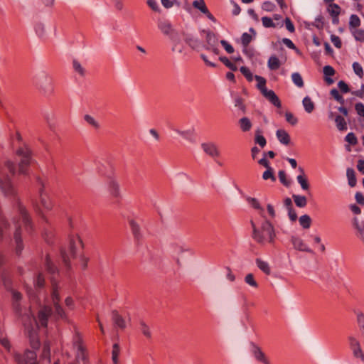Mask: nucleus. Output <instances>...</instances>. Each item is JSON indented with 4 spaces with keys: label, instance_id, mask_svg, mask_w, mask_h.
Wrapping results in <instances>:
<instances>
[{
    "label": "nucleus",
    "instance_id": "1",
    "mask_svg": "<svg viewBox=\"0 0 364 364\" xmlns=\"http://www.w3.org/2000/svg\"><path fill=\"white\" fill-rule=\"evenodd\" d=\"M52 314L53 309L51 306H43L39 309L37 318L30 314L23 316L22 323L24 326L25 334L28 338L31 348H40L41 342L38 334L39 325L41 327H47L48 318Z\"/></svg>",
    "mask_w": 364,
    "mask_h": 364
},
{
    "label": "nucleus",
    "instance_id": "2",
    "mask_svg": "<svg viewBox=\"0 0 364 364\" xmlns=\"http://www.w3.org/2000/svg\"><path fill=\"white\" fill-rule=\"evenodd\" d=\"M15 206L18 211V215L14 218L15 225L14 238L16 254L20 255L23 249L22 235H31L34 228L26 209L18 198L16 200Z\"/></svg>",
    "mask_w": 364,
    "mask_h": 364
},
{
    "label": "nucleus",
    "instance_id": "3",
    "mask_svg": "<svg viewBox=\"0 0 364 364\" xmlns=\"http://www.w3.org/2000/svg\"><path fill=\"white\" fill-rule=\"evenodd\" d=\"M45 267L47 272L50 276L51 289L50 295L51 299L54 305L55 312L58 318H63L65 313L59 302L60 297L59 294V286L58 283V278L59 277V270L58 267L53 262L50 255H47L45 261Z\"/></svg>",
    "mask_w": 364,
    "mask_h": 364
},
{
    "label": "nucleus",
    "instance_id": "4",
    "mask_svg": "<svg viewBox=\"0 0 364 364\" xmlns=\"http://www.w3.org/2000/svg\"><path fill=\"white\" fill-rule=\"evenodd\" d=\"M252 228V237L259 245H264L267 243L274 245L276 239L275 230L272 223L267 218L257 227L252 220L250 221Z\"/></svg>",
    "mask_w": 364,
    "mask_h": 364
},
{
    "label": "nucleus",
    "instance_id": "5",
    "mask_svg": "<svg viewBox=\"0 0 364 364\" xmlns=\"http://www.w3.org/2000/svg\"><path fill=\"white\" fill-rule=\"evenodd\" d=\"M16 173V165L7 161L4 164H0V190L7 197L16 199V191L11 181V176Z\"/></svg>",
    "mask_w": 364,
    "mask_h": 364
},
{
    "label": "nucleus",
    "instance_id": "6",
    "mask_svg": "<svg viewBox=\"0 0 364 364\" xmlns=\"http://www.w3.org/2000/svg\"><path fill=\"white\" fill-rule=\"evenodd\" d=\"M69 241L68 250L64 248L60 249V259L68 270L70 268L71 259L76 258L77 255L82 257V241L77 235H70Z\"/></svg>",
    "mask_w": 364,
    "mask_h": 364
},
{
    "label": "nucleus",
    "instance_id": "7",
    "mask_svg": "<svg viewBox=\"0 0 364 364\" xmlns=\"http://www.w3.org/2000/svg\"><path fill=\"white\" fill-rule=\"evenodd\" d=\"M16 154L19 160L18 168V173L27 175L32 159L30 149L26 145L23 144V146H19L16 149Z\"/></svg>",
    "mask_w": 364,
    "mask_h": 364
},
{
    "label": "nucleus",
    "instance_id": "8",
    "mask_svg": "<svg viewBox=\"0 0 364 364\" xmlns=\"http://www.w3.org/2000/svg\"><path fill=\"white\" fill-rule=\"evenodd\" d=\"M255 79L257 80V87L260 90L261 93L265 97L272 105L280 108L282 103L277 95L273 90H268L266 87V79L259 75H255Z\"/></svg>",
    "mask_w": 364,
    "mask_h": 364
},
{
    "label": "nucleus",
    "instance_id": "9",
    "mask_svg": "<svg viewBox=\"0 0 364 364\" xmlns=\"http://www.w3.org/2000/svg\"><path fill=\"white\" fill-rule=\"evenodd\" d=\"M36 87L45 96L49 97L54 92V86L52 78L48 75L43 73L36 78Z\"/></svg>",
    "mask_w": 364,
    "mask_h": 364
},
{
    "label": "nucleus",
    "instance_id": "10",
    "mask_svg": "<svg viewBox=\"0 0 364 364\" xmlns=\"http://www.w3.org/2000/svg\"><path fill=\"white\" fill-rule=\"evenodd\" d=\"M26 349L23 353L14 352L13 358L16 364H39L36 349Z\"/></svg>",
    "mask_w": 364,
    "mask_h": 364
},
{
    "label": "nucleus",
    "instance_id": "11",
    "mask_svg": "<svg viewBox=\"0 0 364 364\" xmlns=\"http://www.w3.org/2000/svg\"><path fill=\"white\" fill-rule=\"evenodd\" d=\"M33 282H34L35 289H36V291H38V294H31L29 293V296L31 300L36 301L37 302L41 300V299H40L41 291V290L44 289V288H45L46 280H45V277H44L43 274L42 272H39L38 274H37L34 278Z\"/></svg>",
    "mask_w": 364,
    "mask_h": 364
},
{
    "label": "nucleus",
    "instance_id": "12",
    "mask_svg": "<svg viewBox=\"0 0 364 364\" xmlns=\"http://www.w3.org/2000/svg\"><path fill=\"white\" fill-rule=\"evenodd\" d=\"M37 181L41 186V187L39 189L40 201L41 205L43 207L44 209L50 210L52 209L53 206V202L50 200V197L48 196V193L46 192L45 186L42 179L38 178Z\"/></svg>",
    "mask_w": 364,
    "mask_h": 364
},
{
    "label": "nucleus",
    "instance_id": "13",
    "mask_svg": "<svg viewBox=\"0 0 364 364\" xmlns=\"http://www.w3.org/2000/svg\"><path fill=\"white\" fill-rule=\"evenodd\" d=\"M349 348L351 350L353 356L355 358H360L364 362V353L361 348L359 341L353 336H349L348 338Z\"/></svg>",
    "mask_w": 364,
    "mask_h": 364
},
{
    "label": "nucleus",
    "instance_id": "14",
    "mask_svg": "<svg viewBox=\"0 0 364 364\" xmlns=\"http://www.w3.org/2000/svg\"><path fill=\"white\" fill-rule=\"evenodd\" d=\"M129 225L135 243L137 245H140L143 240V234L140 224L137 220L130 219L129 220Z\"/></svg>",
    "mask_w": 364,
    "mask_h": 364
},
{
    "label": "nucleus",
    "instance_id": "15",
    "mask_svg": "<svg viewBox=\"0 0 364 364\" xmlns=\"http://www.w3.org/2000/svg\"><path fill=\"white\" fill-rule=\"evenodd\" d=\"M42 218L45 223L43 226V237L48 245H53L55 238L54 228L43 215Z\"/></svg>",
    "mask_w": 364,
    "mask_h": 364
},
{
    "label": "nucleus",
    "instance_id": "16",
    "mask_svg": "<svg viewBox=\"0 0 364 364\" xmlns=\"http://www.w3.org/2000/svg\"><path fill=\"white\" fill-rule=\"evenodd\" d=\"M201 148L207 155L213 159L220 156V152L218 146L213 142L202 143Z\"/></svg>",
    "mask_w": 364,
    "mask_h": 364
},
{
    "label": "nucleus",
    "instance_id": "17",
    "mask_svg": "<svg viewBox=\"0 0 364 364\" xmlns=\"http://www.w3.org/2000/svg\"><path fill=\"white\" fill-rule=\"evenodd\" d=\"M193 6L198 9L201 13L205 14L206 17L210 19L213 22H216V18L209 11L207 8L204 0H196L192 4Z\"/></svg>",
    "mask_w": 364,
    "mask_h": 364
},
{
    "label": "nucleus",
    "instance_id": "18",
    "mask_svg": "<svg viewBox=\"0 0 364 364\" xmlns=\"http://www.w3.org/2000/svg\"><path fill=\"white\" fill-rule=\"evenodd\" d=\"M22 299V295L21 293L18 291H13L12 293V307L16 313V314L18 317L23 318V316H25L27 314L23 315L22 314V309L20 304V301Z\"/></svg>",
    "mask_w": 364,
    "mask_h": 364
},
{
    "label": "nucleus",
    "instance_id": "19",
    "mask_svg": "<svg viewBox=\"0 0 364 364\" xmlns=\"http://www.w3.org/2000/svg\"><path fill=\"white\" fill-rule=\"evenodd\" d=\"M291 242L294 247V249L301 251L312 253L313 251L310 249L308 245L299 237L292 236L291 238Z\"/></svg>",
    "mask_w": 364,
    "mask_h": 364
},
{
    "label": "nucleus",
    "instance_id": "20",
    "mask_svg": "<svg viewBox=\"0 0 364 364\" xmlns=\"http://www.w3.org/2000/svg\"><path fill=\"white\" fill-rule=\"evenodd\" d=\"M107 183L110 195L114 198H118L120 195L119 186L116 179L109 178Z\"/></svg>",
    "mask_w": 364,
    "mask_h": 364
},
{
    "label": "nucleus",
    "instance_id": "21",
    "mask_svg": "<svg viewBox=\"0 0 364 364\" xmlns=\"http://www.w3.org/2000/svg\"><path fill=\"white\" fill-rule=\"evenodd\" d=\"M252 354L255 359L264 364H270L269 360L266 357L265 354L262 351L261 348L257 346L252 344Z\"/></svg>",
    "mask_w": 364,
    "mask_h": 364
},
{
    "label": "nucleus",
    "instance_id": "22",
    "mask_svg": "<svg viewBox=\"0 0 364 364\" xmlns=\"http://www.w3.org/2000/svg\"><path fill=\"white\" fill-rule=\"evenodd\" d=\"M299 171L301 172V174H300L297 176V178H296L297 181L300 184L301 188L304 191H309L310 186H309L308 179L304 174V168L301 167H299Z\"/></svg>",
    "mask_w": 364,
    "mask_h": 364
},
{
    "label": "nucleus",
    "instance_id": "23",
    "mask_svg": "<svg viewBox=\"0 0 364 364\" xmlns=\"http://www.w3.org/2000/svg\"><path fill=\"white\" fill-rule=\"evenodd\" d=\"M323 74H324V80L328 85H331L333 83V80L330 77L331 76H333L336 73V71L333 67L331 65H326L323 67Z\"/></svg>",
    "mask_w": 364,
    "mask_h": 364
},
{
    "label": "nucleus",
    "instance_id": "24",
    "mask_svg": "<svg viewBox=\"0 0 364 364\" xmlns=\"http://www.w3.org/2000/svg\"><path fill=\"white\" fill-rule=\"evenodd\" d=\"M112 320L114 326L120 329H124L126 323L124 319L118 314L117 311H112Z\"/></svg>",
    "mask_w": 364,
    "mask_h": 364
},
{
    "label": "nucleus",
    "instance_id": "25",
    "mask_svg": "<svg viewBox=\"0 0 364 364\" xmlns=\"http://www.w3.org/2000/svg\"><path fill=\"white\" fill-rule=\"evenodd\" d=\"M202 33L206 34V42L208 46L206 47H213L216 46L218 44V38L215 34L210 31L203 30Z\"/></svg>",
    "mask_w": 364,
    "mask_h": 364
},
{
    "label": "nucleus",
    "instance_id": "26",
    "mask_svg": "<svg viewBox=\"0 0 364 364\" xmlns=\"http://www.w3.org/2000/svg\"><path fill=\"white\" fill-rule=\"evenodd\" d=\"M276 135L280 143L284 145H288L290 143V136L284 129H278Z\"/></svg>",
    "mask_w": 364,
    "mask_h": 364
},
{
    "label": "nucleus",
    "instance_id": "27",
    "mask_svg": "<svg viewBox=\"0 0 364 364\" xmlns=\"http://www.w3.org/2000/svg\"><path fill=\"white\" fill-rule=\"evenodd\" d=\"M256 264L257 267L267 275H269L271 273V269L269 266V264L267 262L262 260L261 259H256Z\"/></svg>",
    "mask_w": 364,
    "mask_h": 364
},
{
    "label": "nucleus",
    "instance_id": "28",
    "mask_svg": "<svg viewBox=\"0 0 364 364\" xmlns=\"http://www.w3.org/2000/svg\"><path fill=\"white\" fill-rule=\"evenodd\" d=\"M185 251H186V250L184 249L183 247H182V246H180L176 244L173 245V255L178 265H181L180 259H179L180 255L182 254L183 252H184Z\"/></svg>",
    "mask_w": 364,
    "mask_h": 364
},
{
    "label": "nucleus",
    "instance_id": "29",
    "mask_svg": "<svg viewBox=\"0 0 364 364\" xmlns=\"http://www.w3.org/2000/svg\"><path fill=\"white\" fill-rule=\"evenodd\" d=\"M239 125L244 132H248L252 128V122L247 117H242L239 120Z\"/></svg>",
    "mask_w": 364,
    "mask_h": 364
},
{
    "label": "nucleus",
    "instance_id": "30",
    "mask_svg": "<svg viewBox=\"0 0 364 364\" xmlns=\"http://www.w3.org/2000/svg\"><path fill=\"white\" fill-rule=\"evenodd\" d=\"M346 175L348 180V184L350 187H354L356 185L357 181L355 177V171L351 168H348Z\"/></svg>",
    "mask_w": 364,
    "mask_h": 364
},
{
    "label": "nucleus",
    "instance_id": "31",
    "mask_svg": "<svg viewBox=\"0 0 364 364\" xmlns=\"http://www.w3.org/2000/svg\"><path fill=\"white\" fill-rule=\"evenodd\" d=\"M294 201L297 207L304 208L307 204V199L304 196L295 195L292 196Z\"/></svg>",
    "mask_w": 364,
    "mask_h": 364
},
{
    "label": "nucleus",
    "instance_id": "32",
    "mask_svg": "<svg viewBox=\"0 0 364 364\" xmlns=\"http://www.w3.org/2000/svg\"><path fill=\"white\" fill-rule=\"evenodd\" d=\"M280 61L277 57L272 55L269 58L268 67L272 70H276L280 67Z\"/></svg>",
    "mask_w": 364,
    "mask_h": 364
},
{
    "label": "nucleus",
    "instance_id": "33",
    "mask_svg": "<svg viewBox=\"0 0 364 364\" xmlns=\"http://www.w3.org/2000/svg\"><path fill=\"white\" fill-rule=\"evenodd\" d=\"M360 19L357 15L352 14L350 16L349 21V28L350 31L358 28L360 26Z\"/></svg>",
    "mask_w": 364,
    "mask_h": 364
},
{
    "label": "nucleus",
    "instance_id": "34",
    "mask_svg": "<svg viewBox=\"0 0 364 364\" xmlns=\"http://www.w3.org/2000/svg\"><path fill=\"white\" fill-rule=\"evenodd\" d=\"M303 105L305 111L308 113H311L315 108L314 103L309 96H306L304 98Z\"/></svg>",
    "mask_w": 364,
    "mask_h": 364
},
{
    "label": "nucleus",
    "instance_id": "35",
    "mask_svg": "<svg viewBox=\"0 0 364 364\" xmlns=\"http://www.w3.org/2000/svg\"><path fill=\"white\" fill-rule=\"evenodd\" d=\"M183 40L193 49L196 48L198 46V41L194 38L191 35L184 34Z\"/></svg>",
    "mask_w": 364,
    "mask_h": 364
},
{
    "label": "nucleus",
    "instance_id": "36",
    "mask_svg": "<svg viewBox=\"0 0 364 364\" xmlns=\"http://www.w3.org/2000/svg\"><path fill=\"white\" fill-rule=\"evenodd\" d=\"M341 10V7L334 3L329 4L327 7V11L331 16H339Z\"/></svg>",
    "mask_w": 364,
    "mask_h": 364
},
{
    "label": "nucleus",
    "instance_id": "37",
    "mask_svg": "<svg viewBox=\"0 0 364 364\" xmlns=\"http://www.w3.org/2000/svg\"><path fill=\"white\" fill-rule=\"evenodd\" d=\"M120 353V348L118 343H114L112 346V359L113 364H119V356Z\"/></svg>",
    "mask_w": 364,
    "mask_h": 364
},
{
    "label": "nucleus",
    "instance_id": "38",
    "mask_svg": "<svg viewBox=\"0 0 364 364\" xmlns=\"http://www.w3.org/2000/svg\"><path fill=\"white\" fill-rule=\"evenodd\" d=\"M335 122L336 123V127L340 131H346L347 130V124L346 122L345 119L341 116L337 115L335 118Z\"/></svg>",
    "mask_w": 364,
    "mask_h": 364
},
{
    "label": "nucleus",
    "instance_id": "39",
    "mask_svg": "<svg viewBox=\"0 0 364 364\" xmlns=\"http://www.w3.org/2000/svg\"><path fill=\"white\" fill-rule=\"evenodd\" d=\"M247 200L252 205V207L253 208L259 210L260 211L259 212L260 215L262 217L264 218V216L263 215L264 209L262 208V206L260 205L259 201L256 198L249 197V198H247Z\"/></svg>",
    "mask_w": 364,
    "mask_h": 364
},
{
    "label": "nucleus",
    "instance_id": "40",
    "mask_svg": "<svg viewBox=\"0 0 364 364\" xmlns=\"http://www.w3.org/2000/svg\"><path fill=\"white\" fill-rule=\"evenodd\" d=\"M139 328L146 338L149 339L151 338L150 328L144 321H140Z\"/></svg>",
    "mask_w": 364,
    "mask_h": 364
},
{
    "label": "nucleus",
    "instance_id": "41",
    "mask_svg": "<svg viewBox=\"0 0 364 364\" xmlns=\"http://www.w3.org/2000/svg\"><path fill=\"white\" fill-rule=\"evenodd\" d=\"M159 28L165 35H169L172 31L171 25L168 21L160 22Z\"/></svg>",
    "mask_w": 364,
    "mask_h": 364
},
{
    "label": "nucleus",
    "instance_id": "42",
    "mask_svg": "<svg viewBox=\"0 0 364 364\" xmlns=\"http://www.w3.org/2000/svg\"><path fill=\"white\" fill-rule=\"evenodd\" d=\"M43 359L50 360V346L48 341H45L43 346V350L41 355Z\"/></svg>",
    "mask_w": 364,
    "mask_h": 364
},
{
    "label": "nucleus",
    "instance_id": "43",
    "mask_svg": "<svg viewBox=\"0 0 364 364\" xmlns=\"http://www.w3.org/2000/svg\"><path fill=\"white\" fill-rule=\"evenodd\" d=\"M291 80L295 85L299 87H303L304 82L301 75L299 73H294L291 75Z\"/></svg>",
    "mask_w": 364,
    "mask_h": 364
},
{
    "label": "nucleus",
    "instance_id": "44",
    "mask_svg": "<svg viewBox=\"0 0 364 364\" xmlns=\"http://www.w3.org/2000/svg\"><path fill=\"white\" fill-rule=\"evenodd\" d=\"M355 41L359 42H364V30L363 29H354L350 31Z\"/></svg>",
    "mask_w": 364,
    "mask_h": 364
},
{
    "label": "nucleus",
    "instance_id": "45",
    "mask_svg": "<svg viewBox=\"0 0 364 364\" xmlns=\"http://www.w3.org/2000/svg\"><path fill=\"white\" fill-rule=\"evenodd\" d=\"M255 141L256 144H257L262 148H263L266 145V144H267L266 139L261 134L260 130L256 131Z\"/></svg>",
    "mask_w": 364,
    "mask_h": 364
},
{
    "label": "nucleus",
    "instance_id": "46",
    "mask_svg": "<svg viewBox=\"0 0 364 364\" xmlns=\"http://www.w3.org/2000/svg\"><path fill=\"white\" fill-rule=\"evenodd\" d=\"M219 60L232 71L237 70V67L234 63H232L227 57L221 56L219 58Z\"/></svg>",
    "mask_w": 364,
    "mask_h": 364
},
{
    "label": "nucleus",
    "instance_id": "47",
    "mask_svg": "<svg viewBox=\"0 0 364 364\" xmlns=\"http://www.w3.org/2000/svg\"><path fill=\"white\" fill-rule=\"evenodd\" d=\"M78 357H80L84 364H87V358L86 355V350L82 344L79 341L77 344Z\"/></svg>",
    "mask_w": 364,
    "mask_h": 364
},
{
    "label": "nucleus",
    "instance_id": "48",
    "mask_svg": "<svg viewBox=\"0 0 364 364\" xmlns=\"http://www.w3.org/2000/svg\"><path fill=\"white\" fill-rule=\"evenodd\" d=\"M299 223L304 228H309L311 223V219L308 215H304L300 217Z\"/></svg>",
    "mask_w": 364,
    "mask_h": 364
},
{
    "label": "nucleus",
    "instance_id": "49",
    "mask_svg": "<svg viewBox=\"0 0 364 364\" xmlns=\"http://www.w3.org/2000/svg\"><path fill=\"white\" fill-rule=\"evenodd\" d=\"M262 178L264 180L271 179L272 181H276V177L274 174V171L272 167H268L267 170L263 173Z\"/></svg>",
    "mask_w": 364,
    "mask_h": 364
},
{
    "label": "nucleus",
    "instance_id": "50",
    "mask_svg": "<svg viewBox=\"0 0 364 364\" xmlns=\"http://www.w3.org/2000/svg\"><path fill=\"white\" fill-rule=\"evenodd\" d=\"M241 73L245 77L247 81L251 82L252 81L253 77L252 73L250 72V69L246 66H242L240 69Z\"/></svg>",
    "mask_w": 364,
    "mask_h": 364
},
{
    "label": "nucleus",
    "instance_id": "51",
    "mask_svg": "<svg viewBox=\"0 0 364 364\" xmlns=\"http://www.w3.org/2000/svg\"><path fill=\"white\" fill-rule=\"evenodd\" d=\"M331 95L341 105H343L345 102L344 98L343 96L339 93V92L336 89H332L331 90Z\"/></svg>",
    "mask_w": 364,
    "mask_h": 364
},
{
    "label": "nucleus",
    "instance_id": "52",
    "mask_svg": "<svg viewBox=\"0 0 364 364\" xmlns=\"http://www.w3.org/2000/svg\"><path fill=\"white\" fill-rule=\"evenodd\" d=\"M285 117L287 122L292 126L296 125L298 122V119L291 112H287L285 113Z\"/></svg>",
    "mask_w": 364,
    "mask_h": 364
},
{
    "label": "nucleus",
    "instance_id": "53",
    "mask_svg": "<svg viewBox=\"0 0 364 364\" xmlns=\"http://www.w3.org/2000/svg\"><path fill=\"white\" fill-rule=\"evenodd\" d=\"M245 281L247 284L253 287H258L257 282L255 280L254 275L251 273L247 274L245 277Z\"/></svg>",
    "mask_w": 364,
    "mask_h": 364
},
{
    "label": "nucleus",
    "instance_id": "54",
    "mask_svg": "<svg viewBox=\"0 0 364 364\" xmlns=\"http://www.w3.org/2000/svg\"><path fill=\"white\" fill-rule=\"evenodd\" d=\"M252 40V37L247 33H244L241 37V43L243 47L246 48L250 43Z\"/></svg>",
    "mask_w": 364,
    "mask_h": 364
},
{
    "label": "nucleus",
    "instance_id": "55",
    "mask_svg": "<svg viewBox=\"0 0 364 364\" xmlns=\"http://www.w3.org/2000/svg\"><path fill=\"white\" fill-rule=\"evenodd\" d=\"M278 175L279 181L284 186L287 187L290 186L291 182L287 179V174L284 171H279Z\"/></svg>",
    "mask_w": 364,
    "mask_h": 364
},
{
    "label": "nucleus",
    "instance_id": "56",
    "mask_svg": "<svg viewBox=\"0 0 364 364\" xmlns=\"http://www.w3.org/2000/svg\"><path fill=\"white\" fill-rule=\"evenodd\" d=\"M262 25L265 28H275L276 27L275 23L272 21V19L269 17H267V16L262 17Z\"/></svg>",
    "mask_w": 364,
    "mask_h": 364
},
{
    "label": "nucleus",
    "instance_id": "57",
    "mask_svg": "<svg viewBox=\"0 0 364 364\" xmlns=\"http://www.w3.org/2000/svg\"><path fill=\"white\" fill-rule=\"evenodd\" d=\"M84 119L87 123L94 128L98 129L100 127L98 122L92 116L86 114L85 115Z\"/></svg>",
    "mask_w": 364,
    "mask_h": 364
},
{
    "label": "nucleus",
    "instance_id": "58",
    "mask_svg": "<svg viewBox=\"0 0 364 364\" xmlns=\"http://www.w3.org/2000/svg\"><path fill=\"white\" fill-rule=\"evenodd\" d=\"M353 68L355 73L360 78L363 77V70L362 66L357 62L353 63Z\"/></svg>",
    "mask_w": 364,
    "mask_h": 364
},
{
    "label": "nucleus",
    "instance_id": "59",
    "mask_svg": "<svg viewBox=\"0 0 364 364\" xmlns=\"http://www.w3.org/2000/svg\"><path fill=\"white\" fill-rule=\"evenodd\" d=\"M345 140L351 145H355L358 143L357 137L353 132L348 133Z\"/></svg>",
    "mask_w": 364,
    "mask_h": 364
},
{
    "label": "nucleus",
    "instance_id": "60",
    "mask_svg": "<svg viewBox=\"0 0 364 364\" xmlns=\"http://www.w3.org/2000/svg\"><path fill=\"white\" fill-rule=\"evenodd\" d=\"M11 141L13 146H15L16 143L20 145V144L22 142V136L18 131H16L15 134L11 136Z\"/></svg>",
    "mask_w": 364,
    "mask_h": 364
},
{
    "label": "nucleus",
    "instance_id": "61",
    "mask_svg": "<svg viewBox=\"0 0 364 364\" xmlns=\"http://www.w3.org/2000/svg\"><path fill=\"white\" fill-rule=\"evenodd\" d=\"M73 68L74 70L78 73L80 75H84L85 70L81 66L80 63L77 61L74 60L73 62Z\"/></svg>",
    "mask_w": 364,
    "mask_h": 364
},
{
    "label": "nucleus",
    "instance_id": "62",
    "mask_svg": "<svg viewBox=\"0 0 364 364\" xmlns=\"http://www.w3.org/2000/svg\"><path fill=\"white\" fill-rule=\"evenodd\" d=\"M338 87L341 92L343 93H348L350 92L348 85L343 80H341L338 82Z\"/></svg>",
    "mask_w": 364,
    "mask_h": 364
},
{
    "label": "nucleus",
    "instance_id": "63",
    "mask_svg": "<svg viewBox=\"0 0 364 364\" xmlns=\"http://www.w3.org/2000/svg\"><path fill=\"white\" fill-rule=\"evenodd\" d=\"M355 109L358 114L364 117V105L361 102L356 103Z\"/></svg>",
    "mask_w": 364,
    "mask_h": 364
},
{
    "label": "nucleus",
    "instance_id": "64",
    "mask_svg": "<svg viewBox=\"0 0 364 364\" xmlns=\"http://www.w3.org/2000/svg\"><path fill=\"white\" fill-rule=\"evenodd\" d=\"M357 321L360 329H363L364 328V314L362 312H359L357 314Z\"/></svg>",
    "mask_w": 364,
    "mask_h": 364
}]
</instances>
